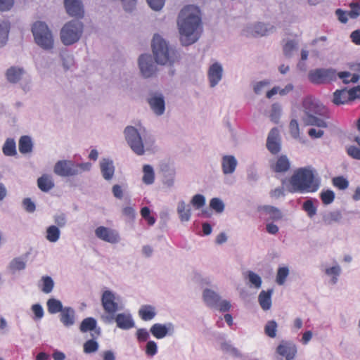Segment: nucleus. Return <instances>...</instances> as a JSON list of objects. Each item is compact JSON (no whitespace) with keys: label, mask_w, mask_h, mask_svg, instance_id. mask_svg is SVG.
Instances as JSON below:
<instances>
[{"label":"nucleus","mask_w":360,"mask_h":360,"mask_svg":"<svg viewBox=\"0 0 360 360\" xmlns=\"http://www.w3.org/2000/svg\"><path fill=\"white\" fill-rule=\"evenodd\" d=\"M266 148L271 154L276 155L281 151V143L279 130L274 127L269 131L266 139Z\"/></svg>","instance_id":"obj_18"},{"label":"nucleus","mask_w":360,"mask_h":360,"mask_svg":"<svg viewBox=\"0 0 360 360\" xmlns=\"http://www.w3.org/2000/svg\"><path fill=\"white\" fill-rule=\"evenodd\" d=\"M335 197V193L330 189L322 191L320 193V198L326 205L331 204L334 201Z\"/></svg>","instance_id":"obj_52"},{"label":"nucleus","mask_w":360,"mask_h":360,"mask_svg":"<svg viewBox=\"0 0 360 360\" xmlns=\"http://www.w3.org/2000/svg\"><path fill=\"white\" fill-rule=\"evenodd\" d=\"M302 208L310 218H312L316 214L317 207L314 205V202L311 200H307L304 201L302 205Z\"/></svg>","instance_id":"obj_56"},{"label":"nucleus","mask_w":360,"mask_h":360,"mask_svg":"<svg viewBox=\"0 0 360 360\" xmlns=\"http://www.w3.org/2000/svg\"><path fill=\"white\" fill-rule=\"evenodd\" d=\"M4 77L8 83L18 84L25 94L32 90V78L22 66L14 65L8 67L4 72Z\"/></svg>","instance_id":"obj_6"},{"label":"nucleus","mask_w":360,"mask_h":360,"mask_svg":"<svg viewBox=\"0 0 360 360\" xmlns=\"http://www.w3.org/2000/svg\"><path fill=\"white\" fill-rule=\"evenodd\" d=\"M176 212L179 215V220L181 222H187L191 218L192 211L191 205L181 200L177 202Z\"/></svg>","instance_id":"obj_24"},{"label":"nucleus","mask_w":360,"mask_h":360,"mask_svg":"<svg viewBox=\"0 0 360 360\" xmlns=\"http://www.w3.org/2000/svg\"><path fill=\"white\" fill-rule=\"evenodd\" d=\"M323 271L330 278L329 283L335 285L341 275L342 268L337 262H335L333 266L326 267Z\"/></svg>","instance_id":"obj_25"},{"label":"nucleus","mask_w":360,"mask_h":360,"mask_svg":"<svg viewBox=\"0 0 360 360\" xmlns=\"http://www.w3.org/2000/svg\"><path fill=\"white\" fill-rule=\"evenodd\" d=\"M290 274L289 268L286 266L278 267L276 276V282L278 285L285 284Z\"/></svg>","instance_id":"obj_44"},{"label":"nucleus","mask_w":360,"mask_h":360,"mask_svg":"<svg viewBox=\"0 0 360 360\" xmlns=\"http://www.w3.org/2000/svg\"><path fill=\"white\" fill-rule=\"evenodd\" d=\"M297 49V43L294 40H289L283 46V53L286 57L290 58L292 56Z\"/></svg>","instance_id":"obj_54"},{"label":"nucleus","mask_w":360,"mask_h":360,"mask_svg":"<svg viewBox=\"0 0 360 360\" xmlns=\"http://www.w3.org/2000/svg\"><path fill=\"white\" fill-rule=\"evenodd\" d=\"M124 134L131 149L138 155H143L145 149H148L153 142L146 129L141 126H127Z\"/></svg>","instance_id":"obj_4"},{"label":"nucleus","mask_w":360,"mask_h":360,"mask_svg":"<svg viewBox=\"0 0 360 360\" xmlns=\"http://www.w3.org/2000/svg\"><path fill=\"white\" fill-rule=\"evenodd\" d=\"M210 207L217 213H222L225 209V205L219 198H213L210 201Z\"/></svg>","instance_id":"obj_53"},{"label":"nucleus","mask_w":360,"mask_h":360,"mask_svg":"<svg viewBox=\"0 0 360 360\" xmlns=\"http://www.w3.org/2000/svg\"><path fill=\"white\" fill-rule=\"evenodd\" d=\"M179 40L182 46L195 43L200 36L201 18L198 7L189 5L180 11L177 20Z\"/></svg>","instance_id":"obj_1"},{"label":"nucleus","mask_w":360,"mask_h":360,"mask_svg":"<svg viewBox=\"0 0 360 360\" xmlns=\"http://www.w3.org/2000/svg\"><path fill=\"white\" fill-rule=\"evenodd\" d=\"M276 352L285 360H292L297 354V347L291 342L283 341L277 347Z\"/></svg>","instance_id":"obj_19"},{"label":"nucleus","mask_w":360,"mask_h":360,"mask_svg":"<svg viewBox=\"0 0 360 360\" xmlns=\"http://www.w3.org/2000/svg\"><path fill=\"white\" fill-rule=\"evenodd\" d=\"M139 66L142 75L146 78L152 77L156 71V66L154 64L153 59L149 54H142L140 56Z\"/></svg>","instance_id":"obj_17"},{"label":"nucleus","mask_w":360,"mask_h":360,"mask_svg":"<svg viewBox=\"0 0 360 360\" xmlns=\"http://www.w3.org/2000/svg\"><path fill=\"white\" fill-rule=\"evenodd\" d=\"M46 305L49 312L51 314L60 312L64 309L62 302L55 298L48 300Z\"/></svg>","instance_id":"obj_43"},{"label":"nucleus","mask_w":360,"mask_h":360,"mask_svg":"<svg viewBox=\"0 0 360 360\" xmlns=\"http://www.w3.org/2000/svg\"><path fill=\"white\" fill-rule=\"evenodd\" d=\"M65 7L67 13L77 18H82L84 9L81 0H64Z\"/></svg>","instance_id":"obj_22"},{"label":"nucleus","mask_w":360,"mask_h":360,"mask_svg":"<svg viewBox=\"0 0 360 360\" xmlns=\"http://www.w3.org/2000/svg\"><path fill=\"white\" fill-rule=\"evenodd\" d=\"M60 320L65 326H72L75 322V310L71 307H64L60 311Z\"/></svg>","instance_id":"obj_29"},{"label":"nucleus","mask_w":360,"mask_h":360,"mask_svg":"<svg viewBox=\"0 0 360 360\" xmlns=\"http://www.w3.org/2000/svg\"><path fill=\"white\" fill-rule=\"evenodd\" d=\"M221 349L235 357H240L242 356L240 352L236 347H234L230 342H223L221 343Z\"/></svg>","instance_id":"obj_48"},{"label":"nucleus","mask_w":360,"mask_h":360,"mask_svg":"<svg viewBox=\"0 0 360 360\" xmlns=\"http://www.w3.org/2000/svg\"><path fill=\"white\" fill-rule=\"evenodd\" d=\"M145 355L148 358L154 357L158 352V346L155 341L149 340L143 349Z\"/></svg>","instance_id":"obj_45"},{"label":"nucleus","mask_w":360,"mask_h":360,"mask_svg":"<svg viewBox=\"0 0 360 360\" xmlns=\"http://www.w3.org/2000/svg\"><path fill=\"white\" fill-rule=\"evenodd\" d=\"M350 101L349 95L346 89L336 90L333 94V102L335 105H343Z\"/></svg>","instance_id":"obj_40"},{"label":"nucleus","mask_w":360,"mask_h":360,"mask_svg":"<svg viewBox=\"0 0 360 360\" xmlns=\"http://www.w3.org/2000/svg\"><path fill=\"white\" fill-rule=\"evenodd\" d=\"M27 259L22 257L13 259L8 266V270L12 274L18 271L24 270L26 268Z\"/></svg>","instance_id":"obj_33"},{"label":"nucleus","mask_w":360,"mask_h":360,"mask_svg":"<svg viewBox=\"0 0 360 360\" xmlns=\"http://www.w3.org/2000/svg\"><path fill=\"white\" fill-rule=\"evenodd\" d=\"M91 169L90 162L76 163L72 160H58L54 165L53 172L61 177L77 176Z\"/></svg>","instance_id":"obj_7"},{"label":"nucleus","mask_w":360,"mask_h":360,"mask_svg":"<svg viewBox=\"0 0 360 360\" xmlns=\"http://www.w3.org/2000/svg\"><path fill=\"white\" fill-rule=\"evenodd\" d=\"M61 231L56 225L49 226L45 231L46 239L52 243L58 242L60 238Z\"/></svg>","instance_id":"obj_35"},{"label":"nucleus","mask_w":360,"mask_h":360,"mask_svg":"<svg viewBox=\"0 0 360 360\" xmlns=\"http://www.w3.org/2000/svg\"><path fill=\"white\" fill-rule=\"evenodd\" d=\"M221 164V170L224 174H232L236 169L238 160L235 156L232 155H226L222 157Z\"/></svg>","instance_id":"obj_23"},{"label":"nucleus","mask_w":360,"mask_h":360,"mask_svg":"<svg viewBox=\"0 0 360 360\" xmlns=\"http://www.w3.org/2000/svg\"><path fill=\"white\" fill-rule=\"evenodd\" d=\"M156 314L155 307L150 304L142 305L139 310V316L145 321L153 319Z\"/></svg>","instance_id":"obj_31"},{"label":"nucleus","mask_w":360,"mask_h":360,"mask_svg":"<svg viewBox=\"0 0 360 360\" xmlns=\"http://www.w3.org/2000/svg\"><path fill=\"white\" fill-rule=\"evenodd\" d=\"M162 184L167 188H171L174 186L176 170L173 167H165L162 169Z\"/></svg>","instance_id":"obj_26"},{"label":"nucleus","mask_w":360,"mask_h":360,"mask_svg":"<svg viewBox=\"0 0 360 360\" xmlns=\"http://www.w3.org/2000/svg\"><path fill=\"white\" fill-rule=\"evenodd\" d=\"M303 115L302 120L306 125L316 126L319 128H327L328 109L315 98L307 97L302 101Z\"/></svg>","instance_id":"obj_3"},{"label":"nucleus","mask_w":360,"mask_h":360,"mask_svg":"<svg viewBox=\"0 0 360 360\" xmlns=\"http://www.w3.org/2000/svg\"><path fill=\"white\" fill-rule=\"evenodd\" d=\"M309 79L314 84H323L337 79V72L333 68H317L309 72Z\"/></svg>","instance_id":"obj_11"},{"label":"nucleus","mask_w":360,"mask_h":360,"mask_svg":"<svg viewBox=\"0 0 360 360\" xmlns=\"http://www.w3.org/2000/svg\"><path fill=\"white\" fill-rule=\"evenodd\" d=\"M117 326L122 330H129L134 327L135 322L129 312H124L114 315V320Z\"/></svg>","instance_id":"obj_21"},{"label":"nucleus","mask_w":360,"mask_h":360,"mask_svg":"<svg viewBox=\"0 0 360 360\" xmlns=\"http://www.w3.org/2000/svg\"><path fill=\"white\" fill-rule=\"evenodd\" d=\"M2 152L6 156H15L17 154L16 143L14 139L8 138L6 139L3 146Z\"/></svg>","instance_id":"obj_38"},{"label":"nucleus","mask_w":360,"mask_h":360,"mask_svg":"<svg viewBox=\"0 0 360 360\" xmlns=\"http://www.w3.org/2000/svg\"><path fill=\"white\" fill-rule=\"evenodd\" d=\"M96 320L92 317L84 319L80 325L79 329L82 333L94 330L97 335L100 334L101 329L96 328Z\"/></svg>","instance_id":"obj_34"},{"label":"nucleus","mask_w":360,"mask_h":360,"mask_svg":"<svg viewBox=\"0 0 360 360\" xmlns=\"http://www.w3.org/2000/svg\"><path fill=\"white\" fill-rule=\"evenodd\" d=\"M98 349V344L94 340H87L84 344V352L86 354L96 352Z\"/></svg>","instance_id":"obj_60"},{"label":"nucleus","mask_w":360,"mask_h":360,"mask_svg":"<svg viewBox=\"0 0 360 360\" xmlns=\"http://www.w3.org/2000/svg\"><path fill=\"white\" fill-rule=\"evenodd\" d=\"M347 153L353 159L360 160V148L350 146L347 148Z\"/></svg>","instance_id":"obj_64"},{"label":"nucleus","mask_w":360,"mask_h":360,"mask_svg":"<svg viewBox=\"0 0 360 360\" xmlns=\"http://www.w3.org/2000/svg\"><path fill=\"white\" fill-rule=\"evenodd\" d=\"M94 232L95 236L103 241L111 244H116L120 241V236L115 229L100 226L95 229Z\"/></svg>","instance_id":"obj_14"},{"label":"nucleus","mask_w":360,"mask_h":360,"mask_svg":"<svg viewBox=\"0 0 360 360\" xmlns=\"http://www.w3.org/2000/svg\"><path fill=\"white\" fill-rule=\"evenodd\" d=\"M269 85H270V81L268 79H264L262 81L257 82L254 84V86H253L254 92L256 94H261L263 92L264 89L266 87L269 86Z\"/></svg>","instance_id":"obj_61"},{"label":"nucleus","mask_w":360,"mask_h":360,"mask_svg":"<svg viewBox=\"0 0 360 360\" xmlns=\"http://www.w3.org/2000/svg\"><path fill=\"white\" fill-rule=\"evenodd\" d=\"M224 68L218 61L213 63L210 65L207 70V79L210 86L214 88L217 86L223 78Z\"/></svg>","instance_id":"obj_16"},{"label":"nucleus","mask_w":360,"mask_h":360,"mask_svg":"<svg viewBox=\"0 0 360 360\" xmlns=\"http://www.w3.org/2000/svg\"><path fill=\"white\" fill-rule=\"evenodd\" d=\"M53 221H54L55 225L57 226L59 229L63 228L67 224L66 215L63 213L55 214L53 216Z\"/></svg>","instance_id":"obj_63"},{"label":"nucleus","mask_w":360,"mask_h":360,"mask_svg":"<svg viewBox=\"0 0 360 360\" xmlns=\"http://www.w3.org/2000/svg\"><path fill=\"white\" fill-rule=\"evenodd\" d=\"M143 177L142 181L146 185H151L155 181V171L153 167L150 165H144L143 166Z\"/></svg>","instance_id":"obj_39"},{"label":"nucleus","mask_w":360,"mask_h":360,"mask_svg":"<svg viewBox=\"0 0 360 360\" xmlns=\"http://www.w3.org/2000/svg\"><path fill=\"white\" fill-rule=\"evenodd\" d=\"M273 294V290L269 289L267 291L262 290L258 296V302L261 308L267 311L271 307V295Z\"/></svg>","instance_id":"obj_30"},{"label":"nucleus","mask_w":360,"mask_h":360,"mask_svg":"<svg viewBox=\"0 0 360 360\" xmlns=\"http://www.w3.org/2000/svg\"><path fill=\"white\" fill-rule=\"evenodd\" d=\"M282 113V107L278 103H275L272 104L270 112V118L274 123H278Z\"/></svg>","instance_id":"obj_51"},{"label":"nucleus","mask_w":360,"mask_h":360,"mask_svg":"<svg viewBox=\"0 0 360 360\" xmlns=\"http://www.w3.org/2000/svg\"><path fill=\"white\" fill-rule=\"evenodd\" d=\"M37 186L43 192H49L55 186L53 178L51 175L43 174L37 179Z\"/></svg>","instance_id":"obj_32"},{"label":"nucleus","mask_w":360,"mask_h":360,"mask_svg":"<svg viewBox=\"0 0 360 360\" xmlns=\"http://www.w3.org/2000/svg\"><path fill=\"white\" fill-rule=\"evenodd\" d=\"M202 298L205 303L210 307H217V302H219L220 296L215 291L205 288L202 292Z\"/></svg>","instance_id":"obj_28"},{"label":"nucleus","mask_w":360,"mask_h":360,"mask_svg":"<svg viewBox=\"0 0 360 360\" xmlns=\"http://www.w3.org/2000/svg\"><path fill=\"white\" fill-rule=\"evenodd\" d=\"M246 278L248 280L250 288L259 289L262 286V278L256 273L252 271L247 272Z\"/></svg>","instance_id":"obj_42"},{"label":"nucleus","mask_w":360,"mask_h":360,"mask_svg":"<svg viewBox=\"0 0 360 360\" xmlns=\"http://www.w3.org/2000/svg\"><path fill=\"white\" fill-rule=\"evenodd\" d=\"M206 202L205 197L202 194L194 195L191 200V205L195 209H200L202 207Z\"/></svg>","instance_id":"obj_58"},{"label":"nucleus","mask_w":360,"mask_h":360,"mask_svg":"<svg viewBox=\"0 0 360 360\" xmlns=\"http://www.w3.org/2000/svg\"><path fill=\"white\" fill-rule=\"evenodd\" d=\"M35 43L44 50L53 48L54 39L51 31L45 22L37 21L32 27Z\"/></svg>","instance_id":"obj_10"},{"label":"nucleus","mask_w":360,"mask_h":360,"mask_svg":"<svg viewBox=\"0 0 360 360\" xmlns=\"http://www.w3.org/2000/svg\"><path fill=\"white\" fill-rule=\"evenodd\" d=\"M277 328V323L274 320H270L264 326V333L268 337L274 338L276 336Z\"/></svg>","instance_id":"obj_50"},{"label":"nucleus","mask_w":360,"mask_h":360,"mask_svg":"<svg viewBox=\"0 0 360 360\" xmlns=\"http://www.w3.org/2000/svg\"><path fill=\"white\" fill-rule=\"evenodd\" d=\"M332 181L333 186L340 190H345L349 186L348 180L342 176L334 177Z\"/></svg>","instance_id":"obj_57"},{"label":"nucleus","mask_w":360,"mask_h":360,"mask_svg":"<svg viewBox=\"0 0 360 360\" xmlns=\"http://www.w3.org/2000/svg\"><path fill=\"white\" fill-rule=\"evenodd\" d=\"M290 134L294 139H298L300 137V127L296 119H292L289 124Z\"/></svg>","instance_id":"obj_59"},{"label":"nucleus","mask_w":360,"mask_h":360,"mask_svg":"<svg viewBox=\"0 0 360 360\" xmlns=\"http://www.w3.org/2000/svg\"><path fill=\"white\" fill-rule=\"evenodd\" d=\"M101 304L105 311L108 314L103 319L108 323L113 321L115 314L124 308V305L121 302V297L109 290H105L103 292Z\"/></svg>","instance_id":"obj_9"},{"label":"nucleus","mask_w":360,"mask_h":360,"mask_svg":"<svg viewBox=\"0 0 360 360\" xmlns=\"http://www.w3.org/2000/svg\"><path fill=\"white\" fill-rule=\"evenodd\" d=\"M275 27L270 24L262 22L248 23L243 30V34L247 37H259L272 33Z\"/></svg>","instance_id":"obj_12"},{"label":"nucleus","mask_w":360,"mask_h":360,"mask_svg":"<svg viewBox=\"0 0 360 360\" xmlns=\"http://www.w3.org/2000/svg\"><path fill=\"white\" fill-rule=\"evenodd\" d=\"M152 49L155 60L158 64L171 65L180 58L178 51L170 46L168 42L158 34L153 36Z\"/></svg>","instance_id":"obj_5"},{"label":"nucleus","mask_w":360,"mask_h":360,"mask_svg":"<svg viewBox=\"0 0 360 360\" xmlns=\"http://www.w3.org/2000/svg\"><path fill=\"white\" fill-rule=\"evenodd\" d=\"M321 181L311 167H301L296 169L289 179V191L290 193H314L320 187Z\"/></svg>","instance_id":"obj_2"},{"label":"nucleus","mask_w":360,"mask_h":360,"mask_svg":"<svg viewBox=\"0 0 360 360\" xmlns=\"http://www.w3.org/2000/svg\"><path fill=\"white\" fill-rule=\"evenodd\" d=\"M60 56L63 66L65 70H69L74 65V57L71 53L68 51H63Z\"/></svg>","instance_id":"obj_49"},{"label":"nucleus","mask_w":360,"mask_h":360,"mask_svg":"<svg viewBox=\"0 0 360 360\" xmlns=\"http://www.w3.org/2000/svg\"><path fill=\"white\" fill-rule=\"evenodd\" d=\"M32 311L34 313V320H41L44 314V309L39 304H34L32 306Z\"/></svg>","instance_id":"obj_62"},{"label":"nucleus","mask_w":360,"mask_h":360,"mask_svg":"<svg viewBox=\"0 0 360 360\" xmlns=\"http://www.w3.org/2000/svg\"><path fill=\"white\" fill-rule=\"evenodd\" d=\"M150 110L157 116H161L165 111V97L160 92H151L147 98Z\"/></svg>","instance_id":"obj_13"},{"label":"nucleus","mask_w":360,"mask_h":360,"mask_svg":"<svg viewBox=\"0 0 360 360\" xmlns=\"http://www.w3.org/2000/svg\"><path fill=\"white\" fill-rule=\"evenodd\" d=\"M342 218V213L339 210L327 212L324 213L322 217L323 222L326 225H331L333 223H338L340 221Z\"/></svg>","instance_id":"obj_36"},{"label":"nucleus","mask_w":360,"mask_h":360,"mask_svg":"<svg viewBox=\"0 0 360 360\" xmlns=\"http://www.w3.org/2000/svg\"><path fill=\"white\" fill-rule=\"evenodd\" d=\"M150 332L154 338L160 340L167 336L173 335L175 332V326L172 322L156 323L151 326Z\"/></svg>","instance_id":"obj_15"},{"label":"nucleus","mask_w":360,"mask_h":360,"mask_svg":"<svg viewBox=\"0 0 360 360\" xmlns=\"http://www.w3.org/2000/svg\"><path fill=\"white\" fill-rule=\"evenodd\" d=\"M41 281V290L46 294L51 292L54 287V281L53 278L51 276H42Z\"/></svg>","instance_id":"obj_46"},{"label":"nucleus","mask_w":360,"mask_h":360,"mask_svg":"<svg viewBox=\"0 0 360 360\" xmlns=\"http://www.w3.org/2000/svg\"><path fill=\"white\" fill-rule=\"evenodd\" d=\"M10 30V22L7 20L0 19V46L6 44Z\"/></svg>","instance_id":"obj_41"},{"label":"nucleus","mask_w":360,"mask_h":360,"mask_svg":"<svg viewBox=\"0 0 360 360\" xmlns=\"http://www.w3.org/2000/svg\"><path fill=\"white\" fill-rule=\"evenodd\" d=\"M290 168V162L288 158L285 155L281 156L275 165V171L276 172H284Z\"/></svg>","instance_id":"obj_47"},{"label":"nucleus","mask_w":360,"mask_h":360,"mask_svg":"<svg viewBox=\"0 0 360 360\" xmlns=\"http://www.w3.org/2000/svg\"><path fill=\"white\" fill-rule=\"evenodd\" d=\"M19 151L22 154H27L32 151L33 143L29 136H22L20 137L18 143Z\"/></svg>","instance_id":"obj_37"},{"label":"nucleus","mask_w":360,"mask_h":360,"mask_svg":"<svg viewBox=\"0 0 360 360\" xmlns=\"http://www.w3.org/2000/svg\"><path fill=\"white\" fill-rule=\"evenodd\" d=\"M84 31L83 23L77 20H72L66 22L60 30V37L65 46H70L77 43L81 38Z\"/></svg>","instance_id":"obj_8"},{"label":"nucleus","mask_w":360,"mask_h":360,"mask_svg":"<svg viewBox=\"0 0 360 360\" xmlns=\"http://www.w3.org/2000/svg\"><path fill=\"white\" fill-rule=\"evenodd\" d=\"M150 330L145 328H138L135 333V337L139 343L148 342L150 338Z\"/></svg>","instance_id":"obj_55"},{"label":"nucleus","mask_w":360,"mask_h":360,"mask_svg":"<svg viewBox=\"0 0 360 360\" xmlns=\"http://www.w3.org/2000/svg\"><path fill=\"white\" fill-rule=\"evenodd\" d=\"M259 211L268 216V219L272 221H279L282 219L283 214L282 212L276 207L271 205H263L259 207Z\"/></svg>","instance_id":"obj_27"},{"label":"nucleus","mask_w":360,"mask_h":360,"mask_svg":"<svg viewBox=\"0 0 360 360\" xmlns=\"http://www.w3.org/2000/svg\"><path fill=\"white\" fill-rule=\"evenodd\" d=\"M99 167L101 175L105 180L110 181L112 179L115 171L112 160L108 158H102L99 162Z\"/></svg>","instance_id":"obj_20"}]
</instances>
